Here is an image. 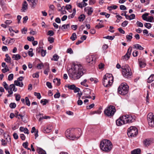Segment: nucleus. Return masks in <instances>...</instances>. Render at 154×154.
<instances>
[{
  "label": "nucleus",
  "instance_id": "obj_44",
  "mask_svg": "<svg viewBox=\"0 0 154 154\" xmlns=\"http://www.w3.org/2000/svg\"><path fill=\"white\" fill-rule=\"evenodd\" d=\"M34 95L36 96L37 98L40 99L41 97V96L40 93L35 92L34 93Z\"/></svg>",
  "mask_w": 154,
  "mask_h": 154
},
{
  "label": "nucleus",
  "instance_id": "obj_59",
  "mask_svg": "<svg viewBox=\"0 0 154 154\" xmlns=\"http://www.w3.org/2000/svg\"><path fill=\"white\" fill-rule=\"evenodd\" d=\"M48 40L50 43H51L54 42V38L52 37H49L48 38Z\"/></svg>",
  "mask_w": 154,
  "mask_h": 154
},
{
  "label": "nucleus",
  "instance_id": "obj_19",
  "mask_svg": "<svg viewBox=\"0 0 154 154\" xmlns=\"http://www.w3.org/2000/svg\"><path fill=\"white\" fill-rule=\"evenodd\" d=\"M133 48L137 49H139L140 50H143L144 48L139 44H136L134 45Z\"/></svg>",
  "mask_w": 154,
  "mask_h": 154
},
{
  "label": "nucleus",
  "instance_id": "obj_18",
  "mask_svg": "<svg viewBox=\"0 0 154 154\" xmlns=\"http://www.w3.org/2000/svg\"><path fill=\"white\" fill-rule=\"evenodd\" d=\"M127 11H125L124 16L125 17V18L127 19H129L131 20L132 19H134L135 18V16L134 14H132L130 16H128L126 14Z\"/></svg>",
  "mask_w": 154,
  "mask_h": 154
},
{
  "label": "nucleus",
  "instance_id": "obj_60",
  "mask_svg": "<svg viewBox=\"0 0 154 154\" xmlns=\"http://www.w3.org/2000/svg\"><path fill=\"white\" fill-rule=\"evenodd\" d=\"M66 52L67 53H69L70 54L73 53V51L72 49L70 48H69L67 49Z\"/></svg>",
  "mask_w": 154,
  "mask_h": 154
},
{
  "label": "nucleus",
  "instance_id": "obj_20",
  "mask_svg": "<svg viewBox=\"0 0 154 154\" xmlns=\"http://www.w3.org/2000/svg\"><path fill=\"white\" fill-rule=\"evenodd\" d=\"M83 92L85 96L91 94V91L89 88H86L83 91Z\"/></svg>",
  "mask_w": 154,
  "mask_h": 154
},
{
  "label": "nucleus",
  "instance_id": "obj_13",
  "mask_svg": "<svg viewBox=\"0 0 154 154\" xmlns=\"http://www.w3.org/2000/svg\"><path fill=\"white\" fill-rule=\"evenodd\" d=\"M9 89L10 91L8 90V92L10 94H12L13 93L12 89L13 91L14 92L16 91L17 90V88H16L15 85L13 84L10 85Z\"/></svg>",
  "mask_w": 154,
  "mask_h": 154
},
{
  "label": "nucleus",
  "instance_id": "obj_2",
  "mask_svg": "<svg viewBox=\"0 0 154 154\" xmlns=\"http://www.w3.org/2000/svg\"><path fill=\"white\" fill-rule=\"evenodd\" d=\"M66 137L70 140L78 139L82 134V130L80 128L67 129L65 133Z\"/></svg>",
  "mask_w": 154,
  "mask_h": 154
},
{
  "label": "nucleus",
  "instance_id": "obj_22",
  "mask_svg": "<svg viewBox=\"0 0 154 154\" xmlns=\"http://www.w3.org/2000/svg\"><path fill=\"white\" fill-rule=\"evenodd\" d=\"M49 8L50 9L49 11V14L50 15L51 14H52L54 10L55 7L53 5H50L49 6Z\"/></svg>",
  "mask_w": 154,
  "mask_h": 154
},
{
  "label": "nucleus",
  "instance_id": "obj_6",
  "mask_svg": "<svg viewBox=\"0 0 154 154\" xmlns=\"http://www.w3.org/2000/svg\"><path fill=\"white\" fill-rule=\"evenodd\" d=\"M122 68L123 76L127 78H131L132 76V73L129 66L128 65H126L125 66H122Z\"/></svg>",
  "mask_w": 154,
  "mask_h": 154
},
{
  "label": "nucleus",
  "instance_id": "obj_51",
  "mask_svg": "<svg viewBox=\"0 0 154 154\" xmlns=\"http://www.w3.org/2000/svg\"><path fill=\"white\" fill-rule=\"evenodd\" d=\"M87 81V80L86 79H85L83 82H81V85L85 87H88V85L85 83Z\"/></svg>",
  "mask_w": 154,
  "mask_h": 154
},
{
  "label": "nucleus",
  "instance_id": "obj_5",
  "mask_svg": "<svg viewBox=\"0 0 154 154\" xmlns=\"http://www.w3.org/2000/svg\"><path fill=\"white\" fill-rule=\"evenodd\" d=\"M129 86L126 83H122L118 89V93L122 95L127 94L129 91Z\"/></svg>",
  "mask_w": 154,
  "mask_h": 154
},
{
  "label": "nucleus",
  "instance_id": "obj_1",
  "mask_svg": "<svg viewBox=\"0 0 154 154\" xmlns=\"http://www.w3.org/2000/svg\"><path fill=\"white\" fill-rule=\"evenodd\" d=\"M85 72V70L81 64H74L73 68L70 69L68 73L70 78L75 79L80 78Z\"/></svg>",
  "mask_w": 154,
  "mask_h": 154
},
{
  "label": "nucleus",
  "instance_id": "obj_31",
  "mask_svg": "<svg viewBox=\"0 0 154 154\" xmlns=\"http://www.w3.org/2000/svg\"><path fill=\"white\" fill-rule=\"evenodd\" d=\"M133 34L132 33H130L129 35H127L126 36V38L128 40L131 41L132 38V36Z\"/></svg>",
  "mask_w": 154,
  "mask_h": 154
},
{
  "label": "nucleus",
  "instance_id": "obj_36",
  "mask_svg": "<svg viewBox=\"0 0 154 154\" xmlns=\"http://www.w3.org/2000/svg\"><path fill=\"white\" fill-rule=\"evenodd\" d=\"M47 64V67L46 68L45 70L44 73L45 74L48 75V72L50 70V69L49 65H48Z\"/></svg>",
  "mask_w": 154,
  "mask_h": 154
},
{
  "label": "nucleus",
  "instance_id": "obj_49",
  "mask_svg": "<svg viewBox=\"0 0 154 154\" xmlns=\"http://www.w3.org/2000/svg\"><path fill=\"white\" fill-rule=\"evenodd\" d=\"M103 27L104 26L103 25L101 24L100 23H99L98 25L96 26L95 28L96 29H99Z\"/></svg>",
  "mask_w": 154,
  "mask_h": 154
},
{
  "label": "nucleus",
  "instance_id": "obj_7",
  "mask_svg": "<svg viewBox=\"0 0 154 154\" xmlns=\"http://www.w3.org/2000/svg\"><path fill=\"white\" fill-rule=\"evenodd\" d=\"M116 111L115 107L110 105L105 109L104 111V113L106 116L111 117L113 116Z\"/></svg>",
  "mask_w": 154,
  "mask_h": 154
},
{
  "label": "nucleus",
  "instance_id": "obj_64",
  "mask_svg": "<svg viewBox=\"0 0 154 154\" xmlns=\"http://www.w3.org/2000/svg\"><path fill=\"white\" fill-rule=\"evenodd\" d=\"M77 27H78V26L77 25H72V26H71V28L74 30H76L77 29Z\"/></svg>",
  "mask_w": 154,
  "mask_h": 154
},
{
  "label": "nucleus",
  "instance_id": "obj_30",
  "mask_svg": "<svg viewBox=\"0 0 154 154\" xmlns=\"http://www.w3.org/2000/svg\"><path fill=\"white\" fill-rule=\"evenodd\" d=\"M31 1L32 4V8H34L38 3V0H31Z\"/></svg>",
  "mask_w": 154,
  "mask_h": 154
},
{
  "label": "nucleus",
  "instance_id": "obj_27",
  "mask_svg": "<svg viewBox=\"0 0 154 154\" xmlns=\"http://www.w3.org/2000/svg\"><path fill=\"white\" fill-rule=\"evenodd\" d=\"M154 80V75H151L148 78L147 82L149 83H150L152 82Z\"/></svg>",
  "mask_w": 154,
  "mask_h": 154
},
{
  "label": "nucleus",
  "instance_id": "obj_63",
  "mask_svg": "<svg viewBox=\"0 0 154 154\" xmlns=\"http://www.w3.org/2000/svg\"><path fill=\"white\" fill-rule=\"evenodd\" d=\"M94 106V103H92L90 105L87 106H86V108L87 109H90L91 108H93Z\"/></svg>",
  "mask_w": 154,
  "mask_h": 154
},
{
  "label": "nucleus",
  "instance_id": "obj_42",
  "mask_svg": "<svg viewBox=\"0 0 154 154\" xmlns=\"http://www.w3.org/2000/svg\"><path fill=\"white\" fill-rule=\"evenodd\" d=\"M3 85L4 86V88L6 90H8L9 87L6 82H3Z\"/></svg>",
  "mask_w": 154,
  "mask_h": 154
},
{
  "label": "nucleus",
  "instance_id": "obj_50",
  "mask_svg": "<svg viewBox=\"0 0 154 154\" xmlns=\"http://www.w3.org/2000/svg\"><path fill=\"white\" fill-rule=\"evenodd\" d=\"M9 106L11 108L14 109L15 108L16 104L14 103H11L10 104Z\"/></svg>",
  "mask_w": 154,
  "mask_h": 154
},
{
  "label": "nucleus",
  "instance_id": "obj_16",
  "mask_svg": "<svg viewBox=\"0 0 154 154\" xmlns=\"http://www.w3.org/2000/svg\"><path fill=\"white\" fill-rule=\"evenodd\" d=\"M84 11L87 12L88 15H91L93 12V9L92 8L89 7H86L84 9Z\"/></svg>",
  "mask_w": 154,
  "mask_h": 154
},
{
  "label": "nucleus",
  "instance_id": "obj_57",
  "mask_svg": "<svg viewBox=\"0 0 154 154\" xmlns=\"http://www.w3.org/2000/svg\"><path fill=\"white\" fill-rule=\"evenodd\" d=\"M15 95L16 100L17 101H19L20 98V95L19 94H15Z\"/></svg>",
  "mask_w": 154,
  "mask_h": 154
},
{
  "label": "nucleus",
  "instance_id": "obj_25",
  "mask_svg": "<svg viewBox=\"0 0 154 154\" xmlns=\"http://www.w3.org/2000/svg\"><path fill=\"white\" fill-rule=\"evenodd\" d=\"M21 58V56L19 54H13L12 58L14 60H17L20 59Z\"/></svg>",
  "mask_w": 154,
  "mask_h": 154
},
{
  "label": "nucleus",
  "instance_id": "obj_29",
  "mask_svg": "<svg viewBox=\"0 0 154 154\" xmlns=\"http://www.w3.org/2000/svg\"><path fill=\"white\" fill-rule=\"evenodd\" d=\"M85 18V16L83 14H81L78 17L79 20L80 22L83 21Z\"/></svg>",
  "mask_w": 154,
  "mask_h": 154
},
{
  "label": "nucleus",
  "instance_id": "obj_40",
  "mask_svg": "<svg viewBox=\"0 0 154 154\" xmlns=\"http://www.w3.org/2000/svg\"><path fill=\"white\" fill-rule=\"evenodd\" d=\"M143 143L146 146H149L150 144V141L149 140L145 139L143 141Z\"/></svg>",
  "mask_w": 154,
  "mask_h": 154
},
{
  "label": "nucleus",
  "instance_id": "obj_58",
  "mask_svg": "<svg viewBox=\"0 0 154 154\" xmlns=\"http://www.w3.org/2000/svg\"><path fill=\"white\" fill-rule=\"evenodd\" d=\"M128 23V21L126 20H125L121 24V26L124 27L126 26Z\"/></svg>",
  "mask_w": 154,
  "mask_h": 154
},
{
  "label": "nucleus",
  "instance_id": "obj_32",
  "mask_svg": "<svg viewBox=\"0 0 154 154\" xmlns=\"http://www.w3.org/2000/svg\"><path fill=\"white\" fill-rule=\"evenodd\" d=\"M77 38V36L75 33H73L72 34V36L70 38L72 41H74Z\"/></svg>",
  "mask_w": 154,
  "mask_h": 154
},
{
  "label": "nucleus",
  "instance_id": "obj_33",
  "mask_svg": "<svg viewBox=\"0 0 154 154\" xmlns=\"http://www.w3.org/2000/svg\"><path fill=\"white\" fill-rule=\"evenodd\" d=\"M130 58V56L125 54L124 56H123L121 59L124 61H126L128 60Z\"/></svg>",
  "mask_w": 154,
  "mask_h": 154
},
{
  "label": "nucleus",
  "instance_id": "obj_53",
  "mask_svg": "<svg viewBox=\"0 0 154 154\" xmlns=\"http://www.w3.org/2000/svg\"><path fill=\"white\" fill-rule=\"evenodd\" d=\"M153 20V17L152 16H149L147 18L146 20L147 21L149 22H152V21Z\"/></svg>",
  "mask_w": 154,
  "mask_h": 154
},
{
  "label": "nucleus",
  "instance_id": "obj_8",
  "mask_svg": "<svg viewBox=\"0 0 154 154\" xmlns=\"http://www.w3.org/2000/svg\"><path fill=\"white\" fill-rule=\"evenodd\" d=\"M137 129L134 126H131L129 128L127 131V134L128 137H131L136 136L138 134Z\"/></svg>",
  "mask_w": 154,
  "mask_h": 154
},
{
  "label": "nucleus",
  "instance_id": "obj_35",
  "mask_svg": "<svg viewBox=\"0 0 154 154\" xmlns=\"http://www.w3.org/2000/svg\"><path fill=\"white\" fill-rule=\"evenodd\" d=\"M132 49V48L130 46L129 47L128 49L127 52L126 53V55H129L130 56V55H131V51Z\"/></svg>",
  "mask_w": 154,
  "mask_h": 154
},
{
  "label": "nucleus",
  "instance_id": "obj_4",
  "mask_svg": "<svg viewBox=\"0 0 154 154\" xmlns=\"http://www.w3.org/2000/svg\"><path fill=\"white\" fill-rule=\"evenodd\" d=\"M103 82L104 86L108 87L111 86L113 82V77L111 74H106L104 75Z\"/></svg>",
  "mask_w": 154,
  "mask_h": 154
},
{
  "label": "nucleus",
  "instance_id": "obj_48",
  "mask_svg": "<svg viewBox=\"0 0 154 154\" xmlns=\"http://www.w3.org/2000/svg\"><path fill=\"white\" fill-rule=\"evenodd\" d=\"M67 87L71 90H74V88H76V86L74 85H68Z\"/></svg>",
  "mask_w": 154,
  "mask_h": 154
},
{
  "label": "nucleus",
  "instance_id": "obj_41",
  "mask_svg": "<svg viewBox=\"0 0 154 154\" xmlns=\"http://www.w3.org/2000/svg\"><path fill=\"white\" fill-rule=\"evenodd\" d=\"M33 52V49L32 48H30L29 49V51H28V53L29 55L32 57L33 55V54L32 52Z\"/></svg>",
  "mask_w": 154,
  "mask_h": 154
},
{
  "label": "nucleus",
  "instance_id": "obj_62",
  "mask_svg": "<svg viewBox=\"0 0 154 154\" xmlns=\"http://www.w3.org/2000/svg\"><path fill=\"white\" fill-rule=\"evenodd\" d=\"M54 34V32L52 30H49L48 31V32L47 35H49L50 36H53Z\"/></svg>",
  "mask_w": 154,
  "mask_h": 154
},
{
  "label": "nucleus",
  "instance_id": "obj_24",
  "mask_svg": "<svg viewBox=\"0 0 154 154\" xmlns=\"http://www.w3.org/2000/svg\"><path fill=\"white\" fill-rule=\"evenodd\" d=\"M37 151L39 154H46V152L40 148H38Z\"/></svg>",
  "mask_w": 154,
  "mask_h": 154
},
{
  "label": "nucleus",
  "instance_id": "obj_17",
  "mask_svg": "<svg viewBox=\"0 0 154 154\" xmlns=\"http://www.w3.org/2000/svg\"><path fill=\"white\" fill-rule=\"evenodd\" d=\"M53 127L52 126H48L44 128L43 132L45 133H49L52 131Z\"/></svg>",
  "mask_w": 154,
  "mask_h": 154
},
{
  "label": "nucleus",
  "instance_id": "obj_15",
  "mask_svg": "<svg viewBox=\"0 0 154 154\" xmlns=\"http://www.w3.org/2000/svg\"><path fill=\"white\" fill-rule=\"evenodd\" d=\"M28 4L26 1H24L22 4L21 11L22 12H25L28 8Z\"/></svg>",
  "mask_w": 154,
  "mask_h": 154
},
{
  "label": "nucleus",
  "instance_id": "obj_28",
  "mask_svg": "<svg viewBox=\"0 0 154 154\" xmlns=\"http://www.w3.org/2000/svg\"><path fill=\"white\" fill-rule=\"evenodd\" d=\"M53 82L57 86H59L60 84V79L56 78L53 80Z\"/></svg>",
  "mask_w": 154,
  "mask_h": 154
},
{
  "label": "nucleus",
  "instance_id": "obj_43",
  "mask_svg": "<svg viewBox=\"0 0 154 154\" xmlns=\"http://www.w3.org/2000/svg\"><path fill=\"white\" fill-rule=\"evenodd\" d=\"M10 39L8 41V44H10L11 45L13 44L15 41V39L14 38H10Z\"/></svg>",
  "mask_w": 154,
  "mask_h": 154
},
{
  "label": "nucleus",
  "instance_id": "obj_52",
  "mask_svg": "<svg viewBox=\"0 0 154 154\" xmlns=\"http://www.w3.org/2000/svg\"><path fill=\"white\" fill-rule=\"evenodd\" d=\"M4 67V69H2V71L3 73H5L9 71V70L8 69V66H6V67Z\"/></svg>",
  "mask_w": 154,
  "mask_h": 154
},
{
  "label": "nucleus",
  "instance_id": "obj_37",
  "mask_svg": "<svg viewBox=\"0 0 154 154\" xmlns=\"http://www.w3.org/2000/svg\"><path fill=\"white\" fill-rule=\"evenodd\" d=\"M149 14L148 13H146L144 14H143L142 16V18L144 20L146 21L147 18V17L148 15Z\"/></svg>",
  "mask_w": 154,
  "mask_h": 154
},
{
  "label": "nucleus",
  "instance_id": "obj_55",
  "mask_svg": "<svg viewBox=\"0 0 154 154\" xmlns=\"http://www.w3.org/2000/svg\"><path fill=\"white\" fill-rule=\"evenodd\" d=\"M14 75L13 74H10L8 76V80L9 81L12 80L13 78Z\"/></svg>",
  "mask_w": 154,
  "mask_h": 154
},
{
  "label": "nucleus",
  "instance_id": "obj_54",
  "mask_svg": "<svg viewBox=\"0 0 154 154\" xmlns=\"http://www.w3.org/2000/svg\"><path fill=\"white\" fill-rule=\"evenodd\" d=\"M46 50H45L43 49H41V54L42 57L45 56L46 54Z\"/></svg>",
  "mask_w": 154,
  "mask_h": 154
},
{
  "label": "nucleus",
  "instance_id": "obj_14",
  "mask_svg": "<svg viewBox=\"0 0 154 154\" xmlns=\"http://www.w3.org/2000/svg\"><path fill=\"white\" fill-rule=\"evenodd\" d=\"M138 60L139 66L141 68H143L146 66V64L145 60L143 59L142 60L141 59H139Z\"/></svg>",
  "mask_w": 154,
  "mask_h": 154
},
{
  "label": "nucleus",
  "instance_id": "obj_21",
  "mask_svg": "<svg viewBox=\"0 0 154 154\" xmlns=\"http://www.w3.org/2000/svg\"><path fill=\"white\" fill-rule=\"evenodd\" d=\"M141 150L139 148L134 149L131 152V154H140Z\"/></svg>",
  "mask_w": 154,
  "mask_h": 154
},
{
  "label": "nucleus",
  "instance_id": "obj_61",
  "mask_svg": "<svg viewBox=\"0 0 154 154\" xmlns=\"http://www.w3.org/2000/svg\"><path fill=\"white\" fill-rule=\"evenodd\" d=\"M44 66V65L42 63L38 64L37 65V67L38 69H41Z\"/></svg>",
  "mask_w": 154,
  "mask_h": 154
},
{
  "label": "nucleus",
  "instance_id": "obj_46",
  "mask_svg": "<svg viewBox=\"0 0 154 154\" xmlns=\"http://www.w3.org/2000/svg\"><path fill=\"white\" fill-rule=\"evenodd\" d=\"M48 101L47 99H45L44 100H42L40 101V103H43V105H45L46 104L48 103Z\"/></svg>",
  "mask_w": 154,
  "mask_h": 154
},
{
  "label": "nucleus",
  "instance_id": "obj_39",
  "mask_svg": "<svg viewBox=\"0 0 154 154\" xmlns=\"http://www.w3.org/2000/svg\"><path fill=\"white\" fill-rule=\"evenodd\" d=\"M118 7V6L117 5H113L112 6H109L108 7L107 9L108 10L110 11H111L112 8H113L114 9H116Z\"/></svg>",
  "mask_w": 154,
  "mask_h": 154
},
{
  "label": "nucleus",
  "instance_id": "obj_23",
  "mask_svg": "<svg viewBox=\"0 0 154 154\" xmlns=\"http://www.w3.org/2000/svg\"><path fill=\"white\" fill-rule=\"evenodd\" d=\"M70 27V24H64L61 27L60 26H59V28H61V29L63 31H64V29H68Z\"/></svg>",
  "mask_w": 154,
  "mask_h": 154
},
{
  "label": "nucleus",
  "instance_id": "obj_11",
  "mask_svg": "<svg viewBox=\"0 0 154 154\" xmlns=\"http://www.w3.org/2000/svg\"><path fill=\"white\" fill-rule=\"evenodd\" d=\"M96 57L93 55H89L86 57V62L89 63L93 64L95 63Z\"/></svg>",
  "mask_w": 154,
  "mask_h": 154
},
{
  "label": "nucleus",
  "instance_id": "obj_56",
  "mask_svg": "<svg viewBox=\"0 0 154 154\" xmlns=\"http://www.w3.org/2000/svg\"><path fill=\"white\" fill-rule=\"evenodd\" d=\"M39 72H37L35 73H34L32 75V77L33 78H38L39 77Z\"/></svg>",
  "mask_w": 154,
  "mask_h": 154
},
{
  "label": "nucleus",
  "instance_id": "obj_12",
  "mask_svg": "<svg viewBox=\"0 0 154 154\" xmlns=\"http://www.w3.org/2000/svg\"><path fill=\"white\" fill-rule=\"evenodd\" d=\"M116 123L117 125L119 126L125 124V121L124 119H123L122 116L120 117L119 119H117L116 120Z\"/></svg>",
  "mask_w": 154,
  "mask_h": 154
},
{
  "label": "nucleus",
  "instance_id": "obj_10",
  "mask_svg": "<svg viewBox=\"0 0 154 154\" xmlns=\"http://www.w3.org/2000/svg\"><path fill=\"white\" fill-rule=\"evenodd\" d=\"M147 119L149 126L152 127H154V115L152 113H149L148 114Z\"/></svg>",
  "mask_w": 154,
  "mask_h": 154
},
{
  "label": "nucleus",
  "instance_id": "obj_26",
  "mask_svg": "<svg viewBox=\"0 0 154 154\" xmlns=\"http://www.w3.org/2000/svg\"><path fill=\"white\" fill-rule=\"evenodd\" d=\"M6 58L5 59V60L7 63H9L11 64V59L8 54H5Z\"/></svg>",
  "mask_w": 154,
  "mask_h": 154
},
{
  "label": "nucleus",
  "instance_id": "obj_3",
  "mask_svg": "<svg viewBox=\"0 0 154 154\" xmlns=\"http://www.w3.org/2000/svg\"><path fill=\"white\" fill-rule=\"evenodd\" d=\"M100 148L103 151L109 152L112 149V144L110 140L106 139L103 140L100 142Z\"/></svg>",
  "mask_w": 154,
  "mask_h": 154
},
{
  "label": "nucleus",
  "instance_id": "obj_45",
  "mask_svg": "<svg viewBox=\"0 0 154 154\" xmlns=\"http://www.w3.org/2000/svg\"><path fill=\"white\" fill-rule=\"evenodd\" d=\"M144 25L145 27L148 29H150L151 27V25L149 23H146Z\"/></svg>",
  "mask_w": 154,
  "mask_h": 154
},
{
  "label": "nucleus",
  "instance_id": "obj_47",
  "mask_svg": "<svg viewBox=\"0 0 154 154\" xmlns=\"http://www.w3.org/2000/svg\"><path fill=\"white\" fill-rule=\"evenodd\" d=\"M115 37L114 36H107L105 37H103L104 38H106L108 39L112 40H113Z\"/></svg>",
  "mask_w": 154,
  "mask_h": 154
},
{
  "label": "nucleus",
  "instance_id": "obj_34",
  "mask_svg": "<svg viewBox=\"0 0 154 154\" xmlns=\"http://www.w3.org/2000/svg\"><path fill=\"white\" fill-rule=\"evenodd\" d=\"M59 56L57 54H55L53 56L52 60L55 61H57L59 58Z\"/></svg>",
  "mask_w": 154,
  "mask_h": 154
},
{
  "label": "nucleus",
  "instance_id": "obj_9",
  "mask_svg": "<svg viewBox=\"0 0 154 154\" xmlns=\"http://www.w3.org/2000/svg\"><path fill=\"white\" fill-rule=\"evenodd\" d=\"M123 119H124L125 123H131L134 122L136 119V117L134 115H123L122 116Z\"/></svg>",
  "mask_w": 154,
  "mask_h": 154
},
{
  "label": "nucleus",
  "instance_id": "obj_38",
  "mask_svg": "<svg viewBox=\"0 0 154 154\" xmlns=\"http://www.w3.org/2000/svg\"><path fill=\"white\" fill-rule=\"evenodd\" d=\"M25 100L26 101V104L28 106H29L30 104V102L29 100V99L27 97H26L25 98Z\"/></svg>",
  "mask_w": 154,
  "mask_h": 154
}]
</instances>
